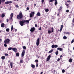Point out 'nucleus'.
<instances>
[{
	"label": "nucleus",
	"instance_id": "nucleus-1",
	"mask_svg": "<svg viewBox=\"0 0 74 74\" xmlns=\"http://www.w3.org/2000/svg\"><path fill=\"white\" fill-rule=\"evenodd\" d=\"M23 14H22V12H20L19 13V14H18L17 15V18L18 20H21L22 19V18H23Z\"/></svg>",
	"mask_w": 74,
	"mask_h": 74
},
{
	"label": "nucleus",
	"instance_id": "nucleus-2",
	"mask_svg": "<svg viewBox=\"0 0 74 74\" xmlns=\"http://www.w3.org/2000/svg\"><path fill=\"white\" fill-rule=\"evenodd\" d=\"M25 22H26V23H29V20H23L22 21H19V24L21 26H23V25H24V23H25Z\"/></svg>",
	"mask_w": 74,
	"mask_h": 74
},
{
	"label": "nucleus",
	"instance_id": "nucleus-3",
	"mask_svg": "<svg viewBox=\"0 0 74 74\" xmlns=\"http://www.w3.org/2000/svg\"><path fill=\"white\" fill-rule=\"evenodd\" d=\"M35 13L34 12H31V13L29 14V17L30 18H32L33 17V16L34 15Z\"/></svg>",
	"mask_w": 74,
	"mask_h": 74
},
{
	"label": "nucleus",
	"instance_id": "nucleus-4",
	"mask_svg": "<svg viewBox=\"0 0 74 74\" xmlns=\"http://www.w3.org/2000/svg\"><path fill=\"white\" fill-rule=\"evenodd\" d=\"M40 44V38H38L36 40V45L37 46H38Z\"/></svg>",
	"mask_w": 74,
	"mask_h": 74
},
{
	"label": "nucleus",
	"instance_id": "nucleus-5",
	"mask_svg": "<svg viewBox=\"0 0 74 74\" xmlns=\"http://www.w3.org/2000/svg\"><path fill=\"white\" fill-rule=\"evenodd\" d=\"M10 39H7L6 40H4V43L5 44H7L8 43H9V42H10Z\"/></svg>",
	"mask_w": 74,
	"mask_h": 74
},
{
	"label": "nucleus",
	"instance_id": "nucleus-6",
	"mask_svg": "<svg viewBox=\"0 0 74 74\" xmlns=\"http://www.w3.org/2000/svg\"><path fill=\"white\" fill-rule=\"evenodd\" d=\"M25 50H23L21 53L22 57H23L25 56Z\"/></svg>",
	"mask_w": 74,
	"mask_h": 74
},
{
	"label": "nucleus",
	"instance_id": "nucleus-7",
	"mask_svg": "<svg viewBox=\"0 0 74 74\" xmlns=\"http://www.w3.org/2000/svg\"><path fill=\"white\" fill-rule=\"evenodd\" d=\"M35 29H36V28H35V27H33L31 28L30 29V31L31 32H34L35 30Z\"/></svg>",
	"mask_w": 74,
	"mask_h": 74
},
{
	"label": "nucleus",
	"instance_id": "nucleus-8",
	"mask_svg": "<svg viewBox=\"0 0 74 74\" xmlns=\"http://www.w3.org/2000/svg\"><path fill=\"white\" fill-rule=\"evenodd\" d=\"M12 1H8L5 2V4H9L10 3H12Z\"/></svg>",
	"mask_w": 74,
	"mask_h": 74
},
{
	"label": "nucleus",
	"instance_id": "nucleus-9",
	"mask_svg": "<svg viewBox=\"0 0 74 74\" xmlns=\"http://www.w3.org/2000/svg\"><path fill=\"white\" fill-rule=\"evenodd\" d=\"M12 50H13V51H14L15 52H18V50H17V49H16V48H13Z\"/></svg>",
	"mask_w": 74,
	"mask_h": 74
},
{
	"label": "nucleus",
	"instance_id": "nucleus-10",
	"mask_svg": "<svg viewBox=\"0 0 74 74\" xmlns=\"http://www.w3.org/2000/svg\"><path fill=\"white\" fill-rule=\"evenodd\" d=\"M62 8H63V7H62V6H61L60 8L58 9V11H59V12H60V11H62Z\"/></svg>",
	"mask_w": 74,
	"mask_h": 74
},
{
	"label": "nucleus",
	"instance_id": "nucleus-11",
	"mask_svg": "<svg viewBox=\"0 0 74 74\" xmlns=\"http://www.w3.org/2000/svg\"><path fill=\"white\" fill-rule=\"evenodd\" d=\"M62 29H63V25H61L60 30L58 29V31H60V32H61L62 30Z\"/></svg>",
	"mask_w": 74,
	"mask_h": 74
},
{
	"label": "nucleus",
	"instance_id": "nucleus-12",
	"mask_svg": "<svg viewBox=\"0 0 74 74\" xmlns=\"http://www.w3.org/2000/svg\"><path fill=\"white\" fill-rule=\"evenodd\" d=\"M51 56L49 55L47 58V61H49L50 60L51 58Z\"/></svg>",
	"mask_w": 74,
	"mask_h": 74
},
{
	"label": "nucleus",
	"instance_id": "nucleus-13",
	"mask_svg": "<svg viewBox=\"0 0 74 74\" xmlns=\"http://www.w3.org/2000/svg\"><path fill=\"white\" fill-rule=\"evenodd\" d=\"M36 15L38 16H41V14H40V12H38L36 14Z\"/></svg>",
	"mask_w": 74,
	"mask_h": 74
},
{
	"label": "nucleus",
	"instance_id": "nucleus-14",
	"mask_svg": "<svg viewBox=\"0 0 74 74\" xmlns=\"http://www.w3.org/2000/svg\"><path fill=\"white\" fill-rule=\"evenodd\" d=\"M5 14L4 13H2V14L1 16L2 18H4L5 16Z\"/></svg>",
	"mask_w": 74,
	"mask_h": 74
},
{
	"label": "nucleus",
	"instance_id": "nucleus-15",
	"mask_svg": "<svg viewBox=\"0 0 74 74\" xmlns=\"http://www.w3.org/2000/svg\"><path fill=\"white\" fill-rule=\"evenodd\" d=\"M13 64H14V63L13 62H11L10 63L11 68H12L13 67L12 66H13Z\"/></svg>",
	"mask_w": 74,
	"mask_h": 74
},
{
	"label": "nucleus",
	"instance_id": "nucleus-16",
	"mask_svg": "<svg viewBox=\"0 0 74 74\" xmlns=\"http://www.w3.org/2000/svg\"><path fill=\"white\" fill-rule=\"evenodd\" d=\"M58 50H59L60 51H63V49H62V48L59 47L57 48Z\"/></svg>",
	"mask_w": 74,
	"mask_h": 74
},
{
	"label": "nucleus",
	"instance_id": "nucleus-17",
	"mask_svg": "<svg viewBox=\"0 0 74 74\" xmlns=\"http://www.w3.org/2000/svg\"><path fill=\"white\" fill-rule=\"evenodd\" d=\"M65 5H66V6L67 7V8H69V5H68V4H67V2H65Z\"/></svg>",
	"mask_w": 74,
	"mask_h": 74
},
{
	"label": "nucleus",
	"instance_id": "nucleus-18",
	"mask_svg": "<svg viewBox=\"0 0 74 74\" xmlns=\"http://www.w3.org/2000/svg\"><path fill=\"white\" fill-rule=\"evenodd\" d=\"M72 61H73V59L71 58H70L69 60V62L70 63H71Z\"/></svg>",
	"mask_w": 74,
	"mask_h": 74
},
{
	"label": "nucleus",
	"instance_id": "nucleus-19",
	"mask_svg": "<svg viewBox=\"0 0 74 74\" xmlns=\"http://www.w3.org/2000/svg\"><path fill=\"white\" fill-rule=\"evenodd\" d=\"M1 27H4V23H2L1 24Z\"/></svg>",
	"mask_w": 74,
	"mask_h": 74
},
{
	"label": "nucleus",
	"instance_id": "nucleus-20",
	"mask_svg": "<svg viewBox=\"0 0 74 74\" xmlns=\"http://www.w3.org/2000/svg\"><path fill=\"white\" fill-rule=\"evenodd\" d=\"M31 66L32 67L33 69H34V68H35V65H34V64H33L31 65Z\"/></svg>",
	"mask_w": 74,
	"mask_h": 74
},
{
	"label": "nucleus",
	"instance_id": "nucleus-21",
	"mask_svg": "<svg viewBox=\"0 0 74 74\" xmlns=\"http://www.w3.org/2000/svg\"><path fill=\"white\" fill-rule=\"evenodd\" d=\"M20 63H23V61L21 59L20 61Z\"/></svg>",
	"mask_w": 74,
	"mask_h": 74
},
{
	"label": "nucleus",
	"instance_id": "nucleus-22",
	"mask_svg": "<svg viewBox=\"0 0 74 74\" xmlns=\"http://www.w3.org/2000/svg\"><path fill=\"white\" fill-rule=\"evenodd\" d=\"M53 51V49H52L51 50H50L49 52V53H51V52H52Z\"/></svg>",
	"mask_w": 74,
	"mask_h": 74
},
{
	"label": "nucleus",
	"instance_id": "nucleus-23",
	"mask_svg": "<svg viewBox=\"0 0 74 74\" xmlns=\"http://www.w3.org/2000/svg\"><path fill=\"white\" fill-rule=\"evenodd\" d=\"M6 31L7 32H10V29L9 28H7L6 29Z\"/></svg>",
	"mask_w": 74,
	"mask_h": 74
},
{
	"label": "nucleus",
	"instance_id": "nucleus-24",
	"mask_svg": "<svg viewBox=\"0 0 74 74\" xmlns=\"http://www.w3.org/2000/svg\"><path fill=\"white\" fill-rule=\"evenodd\" d=\"M12 49L13 48L12 47H9V48H8V50H9V51H10L11 50H12Z\"/></svg>",
	"mask_w": 74,
	"mask_h": 74
},
{
	"label": "nucleus",
	"instance_id": "nucleus-25",
	"mask_svg": "<svg viewBox=\"0 0 74 74\" xmlns=\"http://www.w3.org/2000/svg\"><path fill=\"white\" fill-rule=\"evenodd\" d=\"M5 56H2L1 57V59H3V60H4V59H5Z\"/></svg>",
	"mask_w": 74,
	"mask_h": 74
},
{
	"label": "nucleus",
	"instance_id": "nucleus-26",
	"mask_svg": "<svg viewBox=\"0 0 74 74\" xmlns=\"http://www.w3.org/2000/svg\"><path fill=\"white\" fill-rule=\"evenodd\" d=\"M55 5H56L58 4V1H57V0H55Z\"/></svg>",
	"mask_w": 74,
	"mask_h": 74
},
{
	"label": "nucleus",
	"instance_id": "nucleus-27",
	"mask_svg": "<svg viewBox=\"0 0 74 74\" xmlns=\"http://www.w3.org/2000/svg\"><path fill=\"white\" fill-rule=\"evenodd\" d=\"M16 56H19V53H16Z\"/></svg>",
	"mask_w": 74,
	"mask_h": 74
},
{
	"label": "nucleus",
	"instance_id": "nucleus-28",
	"mask_svg": "<svg viewBox=\"0 0 74 74\" xmlns=\"http://www.w3.org/2000/svg\"><path fill=\"white\" fill-rule=\"evenodd\" d=\"M48 33H49V34H51V33H52V31H51L50 30H48Z\"/></svg>",
	"mask_w": 74,
	"mask_h": 74
},
{
	"label": "nucleus",
	"instance_id": "nucleus-29",
	"mask_svg": "<svg viewBox=\"0 0 74 74\" xmlns=\"http://www.w3.org/2000/svg\"><path fill=\"white\" fill-rule=\"evenodd\" d=\"M63 39H64V40L66 39V38H67V37L66 36H64L63 37Z\"/></svg>",
	"mask_w": 74,
	"mask_h": 74
},
{
	"label": "nucleus",
	"instance_id": "nucleus-30",
	"mask_svg": "<svg viewBox=\"0 0 74 74\" xmlns=\"http://www.w3.org/2000/svg\"><path fill=\"white\" fill-rule=\"evenodd\" d=\"M23 48L24 49H26V46H23Z\"/></svg>",
	"mask_w": 74,
	"mask_h": 74
},
{
	"label": "nucleus",
	"instance_id": "nucleus-31",
	"mask_svg": "<svg viewBox=\"0 0 74 74\" xmlns=\"http://www.w3.org/2000/svg\"><path fill=\"white\" fill-rule=\"evenodd\" d=\"M12 30H13V25H12L11 30V32H12Z\"/></svg>",
	"mask_w": 74,
	"mask_h": 74
},
{
	"label": "nucleus",
	"instance_id": "nucleus-32",
	"mask_svg": "<svg viewBox=\"0 0 74 74\" xmlns=\"http://www.w3.org/2000/svg\"><path fill=\"white\" fill-rule=\"evenodd\" d=\"M52 48H55V45H53L51 46Z\"/></svg>",
	"mask_w": 74,
	"mask_h": 74
},
{
	"label": "nucleus",
	"instance_id": "nucleus-33",
	"mask_svg": "<svg viewBox=\"0 0 74 74\" xmlns=\"http://www.w3.org/2000/svg\"><path fill=\"white\" fill-rule=\"evenodd\" d=\"M46 12H48L49 11V10L48 9H46L45 10Z\"/></svg>",
	"mask_w": 74,
	"mask_h": 74
},
{
	"label": "nucleus",
	"instance_id": "nucleus-34",
	"mask_svg": "<svg viewBox=\"0 0 74 74\" xmlns=\"http://www.w3.org/2000/svg\"><path fill=\"white\" fill-rule=\"evenodd\" d=\"M58 53H59V52L58 51H56V55H58Z\"/></svg>",
	"mask_w": 74,
	"mask_h": 74
},
{
	"label": "nucleus",
	"instance_id": "nucleus-35",
	"mask_svg": "<svg viewBox=\"0 0 74 74\" xmlns=\"http://www.w3.org/2000/svg\"><path fill=\"white\" fill-rule=\"evenodd\" d=\"M44 0H42V4L43 5H44Z\"/></svg>",
	"mask_w": 74,
	"mask_h": 74
},
{
	"label": "nucleus",
	"instance_id": "nucleus-36",
	"mask_svg": "<svg viewBox=\"0 0 74 74\" xmlns=\"http://www.w3.org/2000/svg\"><path fill=\"white\" fill-rule=\"evenodd\" d=\"M62 73H64L65 72V70L64 69H63L62 70Z\"/></svg>",
	"mask_w": 74,
	"mask_h": 74
},
{
	"label": "nucleus",
	"instance_id": "nucleus-37",
	"mask_svg": "<svg viewBox=\"0 0 74 74\" xmlns=\"http://www.w3.org/2000/svg\"><path fill=\"white\" fill-rule=\"evenodd\" d=\"M13 15H14V14H13V13H11V14L10 15V17H13Z\"/></svg>",
	"mask_w": 74,
	"mask_h": 74
},
{
	"label": "nucleus",
	"instance_id": "nucleus-38",
	"mask_svg": "<svg viewBox=\"0 0 74 74\" xmlns=\"http://www.w3.org/2000/svg\"><path fill=\"white\" fill-rule=\"evenodd\" d=\"M51 30H51V32H52V33H53L54 29H53V27H52L51 28Z\"/></svg>",
	"mask_w": 74,
	"mask_h": 74
},
{
	"label": "nucleus",
	"instance_id": "nucleus-39",
	"mask_svg": "<svg viewBox=\"0 0 74 74\" xmlns=\"http://www.w3.org/2000/svg\"><path fill=\"white\" fill-rule=\"evenodd\" d=\"M55 0H50L49 1V2H53V1H54Z\"/></svg>",
	"mask_w": 74,
	"mask_h": 74
},
{
	"label": "nucleus",
	"instance_id": "nucleus-40",
	"mask_svg": "<svg viewBox=\"0 0 74 74\" xmlns=\"http://www.w3.org/2000/svg\"><path fill=\"white\" fill-rule=\"evenodd\" d=\"M60 59H61V58H58V60H57V62H59V61H60Z\"/></svg>",
	"mask_w": 74,
	"mask_h": 74
},
{
	"label": "nucleus",
	"instance_id": "nucleus-41",
	"mask_svg": "<svg viewBox=\"0 0 74 74\" xmlns=\"http://www.w3.org/2000/svg\"><path fill=\"white\" fill-rule=\"evenodd\" d=\"M74 42V39H73L71 42V44H73V43Z\"/></svg>",
	"mask_w": 74,
	"mask_h": 74
},
{
	"label": "nucleus",
	"instance_id": "nucleus-42",
	"mask_svg": "<svg viewBox=\"0 0 74 74\" xmlns=\"http://www.w3.org/2000/svg\"><path fill=\"white\" fill-rule=\"evenodd\" d=\"M6 44H4V46H5V47H7V45Z\"/></svg>",
	"mask_w": 74,
	"mask_h": 74
},
{
	"label": "nucleus",
	"instance_id": "nucleus-43",
	"mask_svg": "<svg viewBox=\"0 0 74 74\" xmlns=\"http://www.w3.org/2000/svg\"><path fill=\"white\" fill-rule=\"evenodd\" d=\"M58 47V46L57 45H55V48H57Z\"/></svg>",
	"mask_w": 74,
	"mask_h": 74
},
{
	"label": "nucleus",
	"instance_id": "nucleus-44",
	"mask_svg": "<svg viewBox=\"0 0 74 74\" xmlns=\"http://www.w3.org/2000/svg\"><path fill=\"white\" fill-rule=\"evenodd\" d=\"M35 62H37V63H38V60H35Z\"/></svg>",
	"mask_w": 74,
	"mask_h": 74
},
{
	"label": "nucleus",
	"instance_id": "nucleus-45",
	"mask_svg": "<svg viewBox=\"0 0 74 74\" xmlns=\"http://www.w3.org/2000/svg\"><path fill=\"white\" fill-rule=\"evenodd\" d=\"M5 56H8V54L7 53H5Z\"/></svg>",
	"mask_w": 74,
	"mask_h": 74
},
{
	"label": "nucleus",
	"instance_id": "nucleus-46",
	"mask_svg": "<svg viewBox=\"0 0 74 74\" xmlns=\"http://www.w3.org/2000/svg\"><path fill=\"white\" fill-rule=\"evenodd\" d=\"M67 2H68V3H70V2H71V1L70 0L67 1Z\"/></svg>",
	"mask_w": 74,
	"mask_h": 74
},
{
	"label": "nucleus",
	"instance_id": "nucleus-47",
	"mask_svg": "<svg viewBox=\"0 0 74 74\" xmlns=\"http://www.w3.org/2000/svg\"><path fill=\"white\" fill-rule=\"evenodd\" d=\"M66 34H70V32H66Z\"/></svg>",
	"mask_w": 74,
	"mask_h": 74
},
{
	"label": "nucleus",
	"instance_id": "nucleus-48",
	"mask_svg": "<svg viewBox=\"0 0 74 74\" xmlns=\"http://www.w3.org/2000/svg\"><path fill=\"white\" fill-rule=\"evenodd\" d=\"M66 12H69V10H67L66 11Z\"/></svg>",
	"mask_w": 74,
	"mask_h": 74
},
{
	"label": "nucleus",
	"instance_id": "nucleus-49",
	"mask_svg": "<svg viewBox=\"0 0 74 74\" xmlns=\"http://www.w3.org/2000/svg\"><path fill=\"white\" fill-rule=\"evenodd\" d=\"M41 27H40L39 29V30H41Z\"/></svg>",
	"mask_w": 74,
	"mask_h": 74
},
{
	"label": "nucleus",
	"instance_id": "nucleus-50",
	"mask_svg": "<svg viewBox=\"0 0 74 74\" xmlns=\"http://www.w3.org/2000/svg\"><path fill=\"white\" fill-rule=\"evenodd\" d=\"M38 63H37L36 65V67H38Z\"/></svg>",
	"mask_w": 74,
	"mask_h": 74
},
{
	"label": "nucleus",
	"instance_id": "nucleus-51",
	"mask_svg": "<svg viewBox=\"0 0 74 74\" xmlns=\"http://www.w3.org/2000/svg\"><path fill=\"white\" fill-rule=\"evenodd\" d=\"M26 9L27 10H29V7H27Z\"/></svg>",
	"mask_w": 74,
	"mask_h": 74
},
{
	"label": "nucleus",
	"instance_id": "nucleus-52",
	"mask_svg": "<svg viewBox=\"0 0 74 74\" xmlns=\"http://www.w3.org/2000/svg\"><path fill=\"white\" fill-rule=\"evenodd\" d=\"M12 17H10V20H12Z\"/></svg>",
	"mask_w": 74,
	"mask_h": 74
},
{
	"label": "nucleus",
	"instance_id": "nucleus-53",
	"mask_svg": "<svg viewBox=\"0 0 74 74\" xmlns=\"http://www.w3.org/2000/svg\"><path fill=\"white\" fill-rule=\"evenodd\" d=\"M35 27H37V24H36L35 25Z\"/></svg>",
	"mask_w": 74,
	"mask_h": 74
},
{
	"label": "nucleus",
	"instance_id": "nucleus-54",
	"mask_svg": "<svg viewBox=\"0 0 74 74\" xmlns=\"http://www.w3.org/2000/svg\"><path fill=\"white\" fill-rule=\"evenodd\" d=\"M16 7L17 8H19V6L18 5H16Z\"/></svg>",
	"mask_w": 74,
	"mask_h": 74
},
{
	"label": "nucleus",
	"instance_id": "nucleus-55",
	"mask_svg": "<svg viewBox=\"0 0 74 74\" xmlns=\"http://www.w3.org/2000/svg\"><path fill=\"white\" fill-rule=\"evenodd\" d=\"M2 41V40L1 39H0V42H1Z\"/></svg>",
	"mask_w": 74,
	"mask_h": 74
},
{
	"label": "nucleus",
	"instance_id": "nucleus-56",
	"mask_svg": "<svg viewBox=\"0 0 74 74\" xmlns=\"http://www.w3.org/2000/svg\"><path fill=\"white\" fill-rule=\"evenodd\" d=\"M2 22H3V21L2 20L0 21V23H2Z\"/></svg>",
	"mask_w": 74,
	"mask_h": 74
},
{
	"label": "nucleus",
	"instance_id": "nucleus-57",
	"mask_svg": "<svg viewBox=\"0 0 74 74\" xmlns=\"http://www.w3.org/2000/svg\"><path fill=\"white\" fill-rule=\"evenodd\" d=\"M60 13H58L57 14V16H59V14H60Z\"/></svg>",
	"mask_w": 74,
	"mask_h": 74
},
{
	"label": "nucleus",
	"instance_id": "nucleus-58",
	"mask_svg": "<svg viewBox=\"0 0 74 74\" xmlns=\"http://www.w3.org/2000/svg\"><path fill=\"white\" fill-rule=\"evenodd\" d=\"M72 22H74V18L73 19V20H72Z\"/></svg>",
	"mask_w": 74,
	"mask_h": 74
},
{
	"label": "nucleus",
	"instance_id": "nucleus-59",
	"mask_svg": "<svg viewBox=\"0 0 74 74\" xmlns=\"http://www.w3.org/2000/svg\"><path fill=\"white\" fill-rule=\"evenodd\" d=\"M8 21H9L8 19H7V22H8Z\"/></svg>",
	"mask_w": 74,
	"mask_h": 74
},
{
	"label": "nucleus",
	"instance_id": "nucleus-60",
	"mask_svg": "<svg viewBox=\"0 0 74 74\" xmlns=\"http://www.w3.org/2000/svg\"><path fill=\"white\" fill-rule=\"evenodd\" d=\"M66 32H64V34H66Z\"/></svg>",
	"mask_w": 74,
	"mask_h": 74
},
{
	"label": "nucleus",
	"instance_id": "nucleus-61",
	"mask_svg": "<svg viewBox=\"0 0 74 74\" xmlns=\"http://www.w3.org/2000/svg\"><path fill=\"white\" fill-rule=\"evenodd\" d=\"M15 32H16L17 31V30L16 29H15Z\"/></svg>",
	"mask_w": 74,
	"mask_h": 74
},
{
	"label": "nucleus",
	"instance_id": "nucleus-62",
	"mask_svg": "<svg viewBox=\"0 0 74 74\" xmlns=\"http://www.w3.org/2000/svg\"><path fill=\"white\" fill-rule=\"evenodd\" d=\"M62 55H61L60 56V58H62Z\"/></svg>",
	"mask_w": 74,
	"mask_h": 74
},
{
	"label": "nucleus",
	"instance_id": "nucleus-63",
	"mask_svg": "<svg viewBox=\"0 0 74 74\" xmlns=\"http://www.w3.org/2000/svg\"><path fill=\"white\" fill-rule=\"evenodd\" d=\"M2 1L3 2L5 1V0H2Z\"/></svg>",
	"mask_w": 74,
	"mask_h": 74
},
{
	"label": "nucleus",
	"instance_id": "nucleus-64",
	"mask_svg": "<svg viewBox=\"0 0 74 74\" xmlns=\"http://www.w3.org/2000/svg\"><path fill=\"white\" fill-rule=\"evenodd\" d=\"M42 73H43V72H41L40 73V74H42Z\"/></svg>",
	"mask_w": 74,
	"mask_h": 74
}]
</instances>
